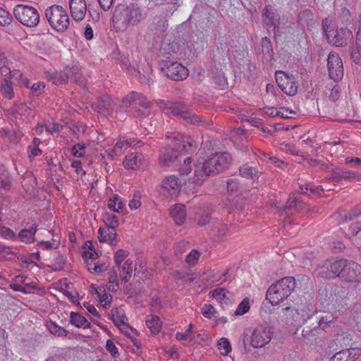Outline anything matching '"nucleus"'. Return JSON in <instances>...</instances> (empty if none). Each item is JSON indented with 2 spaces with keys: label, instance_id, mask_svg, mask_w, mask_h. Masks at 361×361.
<instances>
[{
  "label": "nucleus",
  "instance_id": "nucleus-10",
  "mask_svg": "<svg viewBox=\"0 0 361 361\" xmlns=\"http://www.w3.org/2000/svg\"><path fill=\"white\" fill-rule=\"evenodd\" d=\"M271 331L269 327L257 326L251 332L249 341L254 348H260L268 344L271 339Z\"/></svg>",
  "mask_w": 361,
  "mask_h": 361
},
{
  "label": "nucleus",
  "instance_id": "nucleus-13",
  "mask_svg": "<svg viewBox=\"0 0 361 361\" xmlns=\"http://www.w3.org/2000/svg\"><path fill=\"white\" fill-rule=\"evenodd\" d=\"M329 77L334 81L340 80L343 76V62L338 54L330 52L327 59Z\"/></svg>",
  "mask_w": 361,
  "mask_h": 361
},
{
  "label": "nucleus",
  "instance_id": "nucleus-18",
  "mask_svg": "<svg viewBox=\"0 0 361 361\" xmlns=\"http://www.w3.org/2000/svg\"><path fill=\"white\" fill-rule=\"evenodd\" d=\"M262 21L268 27H273L275 30L279 27L280 17L275 9L267 6L262 11Z\"/></svg>",
  "mask_w": 361,
  "mask_h": 361
},
{
  "label": "nucleus",
  "instance_id": "nucleus-35",
  "mask_svg": "<svg viewBox=\"0 0 361 361\" xmlns=\"http://www.w3.org/2000/svg\"><path fill=\"white\" fill-rule=\"evenodd\" d=\"M27 110V106L25 104H16L8 110V114L13 118H18V116L24 115Z\"/></svg>",
  "mask_w": 361,
  "mask_h": 361
},
{
  "label": "nucleus",
  "instance_id": "nucleus-50",
  "mask_svg": "<svg viewBox=\"0 0 361 361\" xmlns=\"http://www.w3.org/2000/svg\"><path fill=\"white\" fill-rule=\"evenodd\" d=\"M300 192L308 195L310 194L319 195L320 190L319 188L307 184L305 186H300Z\"/></svg>",
  "mask_w": 361,
  "mask_h": 361
},
{
  "label": "nucleus",
  "instance_id": "nucleus-2",
  "mask_svg": "<svg viewBox=\"0 0 361 361\" xmlns=\"http://www.w3.org/2000/svg\"><path fill=\"white\" fill-rule=\"evenodd\" d=\"M232 157L228 152L216 153L208 157L202 164L195 165L192 183L201 185L204 178L215 176L228 168Z\"/></svg>",
  "mask_w": 361,
  "mask_h": 361
},
{
  "label": "nucleus",
  "instance_id": "nucleus-44",
  "mask_svg": "<svg viewBox=\"0 0 361 361\" xmlns=\"http://www.w3.org/2000/svg\"><path fill=\"white\" fill-rule=\"evenodd\" d=\"M65 262L64 257L61 255H58L54 258L51 267L54 271H60L63 268Z\"/></svg>",
  "mask_w": 361,
  "mask_h": 361
},
{
  "label": "nucleus",
  "instance_id": "nucleus-5",
  "mask_svg": "<svg viewBox=\"0 0 361 361\" xmlns=\"http://www.w3.org/2000/svg\"><path fill=\"white\" fill-rule=\"evenodd\" d=\"M295 288L293 277L287 276L272 284L267 290L266 299L272 305H278L286 299Z\"/></svg>",
  "mask_w": 361,
  "mask_h": 361
},
{
  "label": "nucleus",
  "instance_id": "nucleus-58",
  "mask_svg": "<svg viewBox=\"0 0 361 361\" xmlns=\"http://www.w3.org/2000/svg\"><path fill=\"white\" fill-rule=\"evenodd\" d=\"M190 164H191V158L190 157H188L187 159H184V164L183 166H181V167L180 168V174L188 175L190 173V171H191Z\"/></svg>",
  "mask_w": 361,
  "mask_h": 361
},
{
  "label": "nucleus",
  "instance_id": "nucleus-40",
  "mask_svg": "<svg viewBox=\"0 0 361 361\" xmlns=\"http://www.w3.org/2000/svg\"><path fill=\"white\" fill-rule=\"evenodd\" d=\"M87 263V269L91 273H96V274H100L107 269V266L105 263L101 264H97L96 263H93L92 261L91 262H86Z\"/></svg>",
  "mask_w": 361,
  "mask_h": 361
},
{
  "label": "nucleus",
  "instance_id": "nucleus-29",
  "mask_svg": "<svg viewBox=\"0 0 361 361\" xmlns=\"http://www.w3.org/2000/svg\"><path fill=\"white\" fill-rule=\"evenodd\" d=\"M261 47L264 59L267 61H271L274 56V51L271 40L267 37H263L261 42Z\"/></svg>",
  "mask_w": 361,
  "mask_h": 361
},
{
  "label": "nucleus",
  "instance_id": "nucleus-22",
  "mask_svg": "<svg viewBox=\"0 0 361 361\" xmlns=\"http://www.w3.org/2000/svg\"><path fill=\"white\" fill-rule=\"evenodd\" d=\"M26 227L24 229H22L18 235V238L24 243H31L35 241V235L37 232V225L36 224L33 223L31 224L30 226H29V223L26 224Z\"/></svg>",
  "mask_w": 361,
  "mask_h": 361
},
{
  "label": "nucleus",
  "instance_id": "nucleus-33",
  "mask_svg": "<svg viewBox=\"0 0 361 361\" xmlns=\"http://www.w3.org/2000/svg\"><path fill=\"white\" fill-rule=\"evenodd\" d=\"M240 175L246 178H258V171L255 167L244 164L239 169Z\"/></svg>",
  "mask_w": 361,
  "mask_h": 361
},
{
  "label": "nucleus",
  "instance_id": "nucleus-59",
  "mask_svg": "<svg viewBox=\"0 0 361 361\" xmlns=\"http://www.w3.org/2000/svg\"><path fill=\"white\" fill-rule=\"evenodd\" d=\"M128 73L135 77L137 78V79L141 82H146L148 80L146 78V77L144 75H142L141 73L137 71L135 67H131L130 69L128 68Z\"/></svg>",
  "mask_w": 361,
  "mask_h": 361
},
{
  "label": "nucleus",
  "instance_id": "nucleus-43",
  "mask_svg": "<svg viewBox=\"0 0 361 361\" xmlns=\"http://www.w3.org/2000/svg\"><path fill=\"white\" fill-rule=\"evenodd\" d=\"M66 73L68 75V80L75 82L80 81L81 72L80 69L78 66H73L71 68L68 69Z\"/></svg>",
  "mask_w": 361,
  "mask_h": 361
},
{
  "label": "nucleus",
  "instance_id": "nucleus-20",
  "mask_svg": "<svg viewBox=\"0 0 361 361\" xmlns=\"http://www.w3.org/2000/svg\"><path fill=\"white\" fill-rule=\"evenodd\" d=\"M360 350L356 349L342 350L331 357L330 361H355L359 356Z\"/></svg>",
  "mask_w": 361,
  "mask_h": 361
},
{
  "label": "nucleus",
  "instance_id": "nucleus-31",
  "mask_svg": "<svg viewBox=\"0 0 361 361\" xmlns=\"http://www.w3.org/2000/svg\"><path fill=\"white\" fill-rule=\"evenodd\" d=\"M132 145V142L125 140L118 141L114 147L109 153V155L113 158L114 156H118Z\"/></svg>",
  "mask_w": 361,
  "mask_h": 361
},
{
  "label": "nucleus",
  "instance_id": "nucleus-19",
  "mask_svg": "<svg viewBox=\"0 0 361 361\" xmlns=\"http://www.w3.org/2000/svg\"><path fill=\"white\" fill-rule=\"evenodd\" d=\"M98 238L100 242H107L111 245H116L118 242L116 228H99Z\"/></svg>",
  "mask_w": 361,
  "mask_h": 361
},
{
  "label": "nucleus",
  "instance_id": "nucleus-56",
  "mask_svg": "<svg viewBox=\"0 0 361 361\" xmlns=\"http://www.w3.org/2000/svg\"><path fill=\"white\" fill-rule=\"evenodd\" d=\"M0 75L8 80H11L12 77L14 76L13 73L12 74L11 68L7 66V63L0 66Z\"/></svg>",
  "mask_w": 361,
  "mask_h": 361
},
{
  "label": "nucleus",
  "instance_id": "nucleus-17",
  "mask_svg": "<svg viewBox=\"0 0 361 361\" xmlns=\"http://www.w3.org/2000/svg\"><path fill=\"white\" fill-rule=\"evenodd\" d=\"M69 8L72 18L76 21L84 19L87 13V5L85 0H69Z\"/></svg>",
  "mask_w": 361,
  "mask_h": 361
},
{
  "label": "nucleus",
  "instance_id": "nucleus-51",
  "mask_svg": "<svg viewBox=\"0 0 361 361\" xmlns=\"http://www.w3.org/2000/svg\"><path fill=\"white\" fill-rule=\"evenodd\" d=\"M0 236L6 238L14 240L16 238V235L13 232V231L9 228L2 226L0 228Z\"/></svg>",
  "mask_w": 361,
  "mask_h": 361
},
{
  "label": "nucleus",
  "instance_id": "nucleus-54",
  "mask_svg": "<svg viewBox=\"0 0 361 361\" xmlns=\"http://www.w3.org/2000/svg\"><path fill=\"white\" fill-rule=\"evenodd\" d=\"M136 92H133L124 97L122 100L123 106L126 108L131 105L135 107V101Z\"/></svg>",
  "mask_w": 361,
  "mask_h": 361
},
{
  "label": "nucleus",
  "instance_id": "nucleus-6",
  "mask_svg": "<svg viewBox=\"0 0 361 361\" xmlns=\"http://www.w3.org/2000/svg\"><path fill=\"white\" fill-rule=\"evenodd\" d=\"M45 17L50 26L58 32L66 31L69 26V17L66 9L59 5H52L45 10Z\"/></svg>",
  "mask_w": 361,
  "mask_h": 361
},
{
  "label": "nucleus",
  "instance_id": "nucleus-42",
  "mask_svg": "<svg viewBox=\"0 0 361 361\" xmlns=\"http://www.w3.org/2000/svg\"><path fill=\"white\" fill-rule=\"evenodd\" d=\"M218 348L221 351V354L228 355L231 351V346L229 341L226 338H221L217 343Z\"/></svg>",
  "mask_w": 361,
  "mask_h": 361
},
{
  "label": "nucleus",
  "instance_id": "nucleus-46",
  "mask_svg": "<svg viewBox=\"0 0 361 361\" xmlns=\"http://www.w3.org/2000/svg\"><path fill=\"white\" fill-rule=\"evenodd\" d=\"M128 255L129 252L127 250L121 249L117 250L114 255V261L116 267H120L122 262L128 256Z\"/></svg>",
  "mask_w": 361,
  "mask_h": 361
},
{
  "label": "nucleus",
  "instance_id": "nucleus-7",
  "mask_svg": "<svg viewBox=\"0 0 361 361\" xmlns=\"http://www.w3.org/2000/svg\"><path fill=\"white\" fill-rule=\"evenodd\" d=\"M13 14L18 22L27 27H36L40 20L38 10L29 5H16L13 8Z\"/></svg>",
  "mask_w": 361,
  "mask_h": 361
},
{
  "label": "nucleus",
  "instance_id": "nucleus-23",
  "mask_svg": "<svg viewBox=\"0 0 361 361\" xmlns=\"http://www.w3.org/2000/svg\"><path fill=\"white\" fill-rule=\"evenodd\" d=\"M170 214L177 225H182L185 220V207L181 204L173 205L170 209Z\"/></svg>",
  "mask_w": 361,
  "mask_h": 361
},
{
  "label": "nucleus",
  "instance_id": "nucleus-4",
  "mask_svg": "<svg viewBox=\"0 0 361 361\" xmlns=\"http://www.w3.org/2000/svg\"><path fill=\"white\" fill-rule=\"evenodd\" d=\"M166 137L173 144V147L161 152L159 161L161 165L169 166L177 159L178 152H188L193 147V140L190 137L177 132L167 133Z\"/></svg>",
  "mask_w": 361,
  "mask_h": 361
},
{
  "label": "nucleus",
  "instance_id": "nucleus-24",
  "mask_svg": "<svg viewBox=\"0 0 361 361\" xmlns=\"http://www.w3.org/2000/svg\"><path fill=\"white\" fill-rule=\"evenodd\" d=\"M180 182L175 176H169L162 182V187L171 195H176L180 189Z\"/></svg>",
  "mask_w": 361,
  "mask_h": 361
},
{
  "label": "nucleus",
  "instance_id": "nucleus-37",
  "mask_svg": "<svg viewBox=\"0 0 361 361\" xmlns=\"http://www.w3.org/2000/svg\"><path fill=\"white\" fill-rule=\"evenodd\" d=\"M48 330L54 336H66L68 331L57 325L56 323L50 321L47 324Z\"/></svg>",
  "mask_w": 361,
  "mask_h": 361
},
{
  "label": "nucleus",
  "instance_id": "nucleus-26",
  "mask_svg": "<svg viewBox=\"0 0 361 361\" xmlns=\"http://www.w3.org/2000/svg\"><path fill=\"white\" fill-rule=\"evenodd\" d=\"M70 323L78 328L90 329V322L79 313L71 312L70 314Z\"/></svg>",
  "mask_w": 361,
  "mask_h": 361
},
{
  "label": "nucleus",
  "instance_id": "nucleus-1",
  "mask_svg": "<svg viewBox=\"0 0 361 361\" xmlns=\"http://www.w3.org/2000/svg\"><path fill=\"white\" fill-rule=\"evenodd\" d=\"M317 274L323 279L339 277L349 283H361V266L354 261L344 259L325 262L317 269Z\"/></svg>",
  "mask_w": 361,
  "mask_h": 361
},
{
  "label": "nucleus",
  "instance_id": "nucleus-28",
  "mask_svg": "<svg viewBox=\"0 0 361 361\" xmlns=\"http://www.w3.org/2000/svg\"><path fill=\"white\" fill-rule=\"evenodd\" d=\"M117 102L109 95H104L99 102L98 106L103 111H114L116 109Z\"/></svg>",
  "mask_w": 361,
  "mask_h": 361
},
{
  "label": "nucleus",
  "instance_id": "nucleus-49",
  "mask_svg": "<svg viewBox=\"0 0 361 361\" xmlns=\"http://www.w3.org/2000/svg\"><path fill=\"white\" fill-rule=\"evenodd\" d=\"M53 82L56 85H60L66 82L68 80V75L66 73H56L52 78Z\"/></svg>",
  "mask_w": 361,
  "mask_h": 361
},
{
  "label": "nucleus",
  "instance_id": "nucleus-8",
  "mask_svg": "<svg viewBox=\"0 0 361 361\" xmlns=\"http://www.w3.org/2000/svg\"><path fill=\"white\" fill-rule=\"evenodd\" d=\"M151 107V103L147 100L146 97L143 94L136 92L135 101V116L142 118L140 120V126L143 127L148 132L153 130L152 125L151 123L150 118H147L148 114L145 111L147 110Z\"/></svg>",
  "mask_w": 361,
  "mask_h": 361
},
{
  "label": "nucleus",
  "instance_id": "nucleus-41",
  "mask_svg": "<svg viewBox=\"0 0 361 361\" xmlns=\"http://www.w3.org/2000/svg\"><path fill=\"white\" fill-rule=\"evenodd\" d=\"M213 297L221 303H227L229 298L224 288H216L212 292Z\"/></svg>",
  "mask_w": 361,
  "mask_h": 361
},
{
  "label": "nucleus",
  "instance_id": "nucleus-25",
  "mask_svg": "<svg viewBox=\"0 0 361 361\" xmlns=\"http://www.w3.org/2000/svg\"><path fill=\"white\" fill-rule=\"evenodd\" d=\"M179 49V45L178 42L171 39V42L169 40H164L160 46V53L163 56H171L173 54L177 53Z\"/></svg>",
  "mask_w": 361,
  "mask_h": 361
},
{
  "label": "nucleus",
  "instance_id": "nucleus-32",
  "mask_svg": "<svg viewBox=\"0 0 361 361\" xmlns=\"http://www.w3.org/2000/svg\"><path fill=\"white\" fill-rule=\"evenodd\" d=\"M1 93L8 99L14 97V92L12 86L11 80L4 78L1 82Z\"/></svg>",
  "mask_w": 361,
  "mask_h": 361
},
{
  "label": "nucleus",
  "instance_id": "nucleus-52",
  "mask_svg": "<svg viewBox=\"0 0 361 361\" xmlns=\"http://www.w3.org/2000/svg\"><path fill=\"white\" fill-rule=\"evenodd\" d=\"M313 18V13L311 10L305 9L300 12L298 15V19L300 21L308 23L309 21Z\"/></svg>",
  "mask_w": 361,
  "mask_h": 361
},
{
  "label": "nucleus",
  "instance_id": "nucleus-21",
  "mask_svg": "<svg viewBox=\"0 0 361 361\" xmlns=\"http://www.w3.org/2000/svg\"><path fill=\"white\" fill-rule=\"evenodd\" d=\"M307 210V212H312V209L309 208V207L301 201H300L296 197H290L286 202V206L283 209V212L286 215H288L293 212V211H301V210Z\"/></svg>",
  "mask_w": 361,
  "mask_h": 361
},
{
  "label": "nucleus",
  "instance_id": "nucleus-3",
  "mask_svg": "<svg viewBox=\"0 0 361 361\" xmlns=\"http://www.w3.org/2000/svg\"><path fill=\"white\" fill-rule=\"evenodd\" d=\"M146 17V11L137 4H118L114 11L112 22L116 30H125L130 25H138Z\"/></svg>",
  "mask_w": 361,
  "mask_h": 361
},
{
  "label": "nucleus",
  "instance_id": "nucleus-16",
  "mask_svg": "<svg viewBox=\"0 0 361 361\" xmlns=\"http://www.w3.org/2000/svg\"><path fill=\"white\" fill-rule=\"evenodd\" d=\"M330 42L336 47H343L347 45L353 39V32L348 27L337 28L331 36Z\"/></svg>",
  "mask_w": 361,
  "mask_h": 361
},
{
  "label": "nucleus",
  "instance_id": "nucleus-11",
  "mask_svg": "<svg viewBox=\"0 0 361 361\" xmlns=\"http://www.w3.org/2000/svg\"><path fill=\"white\" fill-rule=\"evenodd\" d=\"M166 114H172L184 120L188 123L197 124L202 122V118L189 110L185 106H171L164 109Z\"/></svg>",
  "mask_w": 361,
  "mask_h": 361
},
{
  "label": "nucleus",
  "instance_id": "nucleus-12",
  "mask_svg": "<svg viewBox=\"0 0 361 361\" xmlns=\"http://www.w3.org/2000/svg\"><path fill=\"white\" fill-rule=\"evenodd\" d=\"M276 81L285 94L293 96L297 93L298 85L293 75L279 71L276 72Z\"/></svg>",
  "mask_w": 361,
  "mask_h": 361
},
{
  "label": "nucleus",
  "instance_id": "nucleus-27",
  "mask_svg": "<svg viewBox=\"0 0 361 361\" xmlns=\"http://www.w3.org/2000/svg\"><path fill=\"white\" fill-rule=\"evenodd\" d=\"M111 319L114 324L124 332L121 329V326L125 325V321L127 319L124 310L121 308H114L111 310Z\"/></svg>",
  "mask_w": 361,
  "mask_h": 361
},
{
  "label": "nucleus",
  "instance_id": "nucleus-47",
  "mask_svg": "<svg viewBox=\"0 0 361 361\" xmlns=\"http://www.w3.org/2000/svg\"><path fill=\"white\" fill-rule=\"evenodd\" d=\"M12 21L11 14L0 7V25L5 26L9 25Z\"/></svg>",
  "mask_w": 361,
  "mask_h": 361
},
{
  "label": "nucleus",
  "instance_id": "nucleus-30",
  "mask_svg": "<svg viewBox=\"0 0 361 361\" xmlns=\"http://www.w3.org/2000/svg\"><path fill=\"white\" fill-rule=\"evenodd\" d=\"M146 325L152 333L157 334L161 329L162 323L157 315H149L146 319Z\"/></svg>",
  "mask_w": 361,
  "mask_h": 361
},
{
  "label": "nucleus",
  "instance_id": "nucleus-60",
  "mask_svg": "<svg viewBox=\"0 0 361 361\" xmlns=\"http://www.w3.org/2000/svg\"><path fill=\"white\" fill-rule=\"evenodd\" d=\"M340 95H341L340 88L337 86H334L330 90V93L329 94V98L331 101L336 102L339 99Z\"/></svg>",
  "mask_w": 361,
  "mask_h": 361
},
{
  "label": "nucleus",
  "instance_id": "nucleus-57",
  "mask_svg": "<svg viewBox=\"0 0 361 361\" xmlns=\"http://www.w3.org/2000/svg\"><path fill=\"white\" fill-rule=\"evenodd\" d=\"M118 286L116 275L112 276L106 284V289L111 292H116Z\"/></svg>",
  "mask_w": 361,
  "mask_h": 361
},
{
  "label": "nucleus",
  "instance_id": "nucleus-62",
  "mask_svg": "<svg viewBox=\"0 0 361 361\" xmlns=\"http://www.w3.org/2000/svg\"><path fill=\"white\" fill-rule=\"evenodd\" d=\"M228 191L231 192H235L238 190L239 183L235 179L228 180L227 182Z\"/></svg>",
  "mask_w": 361,
  "mask_h": 361
},
{
  "label": "nucleus",
  "instance_id": "nucleus-61",
  "mask_svg": "<svg viewBox=\"0 0 361 361\" xmlns=\"http://www.w3.org/2000/svg\"><path fill=\"white\" fill-rule=\"evenodd\" d=\"M317 326H314L313 329H310V327L304 328L302 331V337L305 339H310L311 336H315L314 332L317 331Z\"/></svg>",
  "mask_w": 361,
  "mask_h": 361
},
{
  "label": "nucleus",
  "instance_id": "nucleus-53",
  "mask_svg": "<svg viewBox=\"0 0 361 361\" xmlns=\"http://www.w3.org/2000/svg\"><path fill=\"white\" fill-rule=\"evenodd\" d=\"M216 310L212 305H204L202 309V314L207 318L211 319L215 316Z\"/></svg>",
  "mask_w": 361,
  "mask_h": 361
},
{
  "label": "nucleus",
  "instance_id": "nucleus-34",
  "mask_svg": "<svg viewBox=\"0 0 361 361\" xmlns=\"http://www.w3.org/2000/svg\"><path fill=\"white\" fill-rule=\"evenodd\" d=\"M107 206L108 208L113 212H120L123 209L124 204L120 196L114 195V197L109 200Z\"/></svg>",
  "mask_w": 361,
  "mask_h": 361
},
{
  "label": "nucleus",
  "instance_id": "nucleus-36",
  "mask_svg": "<svg viewBox=\"0 0 361 361\" xmlns=\"http://www.w3.org/2000/svg\"><path fill=\"white\" fill-rule=\"evenodd\" d=\"M133 261L130 259H127L124 263L120 267H118L119 269L121 268V271H123V275L121 276V280L125 282V283H127L130 277H131V275H132V271H133Z\"/></svg>",
  "mask_w": 361,
  "mask_h": 361
},
{
  "label": "nucleus",
  "instance_id": "nucleus-45",
  "mask_svg": "<svg viewBox=\"0 0 361 361\" xmlns=\"http://www.w3.org/2000/svg\"><path fill=\"white\" fill-rule=\"evenodd\" d=\"M250 310V302L248 298H245L238 305L235 312V315H243L247 312Z\"/></svg>",
  "mask_w": 361,
  "mask_h": 361
},
{
  "label": "nucleus",
  "instance_id": "nucleus-39",
  "mask_svg": "<svg viewBox=\"0 0 361 361\" xmlns=\"http://www.w3.org/2000/svg\"><path fill=\"white\" fill-rule=\"evenodd\" d=\"M351 59L356 63L361 65V39L355 44V47L352 49Z\"/></svg>",
  "mask_w": 361,
  "mask_h": 361
},
{
  "label": "nucleus",
  "instance_id": "nucleus-9",
  "mask_svg": "<svg viewBox=\"0 0 361 361\" xmlns=\"http://www.w3.org/2000/svg\"><path fill=\"white\" fill-rule=\"evenodd\" d=\"M161 71L169 78L175 81L183 80L189 75L188 70L182 64L170 61L162 62Z\"/></svg>",
  "mask_w": 361,
  "mask_h": 361
},
{
  "label": "nucleus",
  "instance_id": "nucleus-64",
  "mask_svg": "<svg viewBox=\"0 0 361 361\" xmlns=\"http://www.w3.org/2000/svg\"><path fill=\"white\" fill-rule=\"evenodd\" d=\"M83 306H84V307L86 308V310L90 313H91L92 314H93L94 316H95V317H97L98 318H100V314H99V312L97 310V309L94 307V305L90 304L87 302H85L83 303Z\"/></svg>",
  "mask_w": 361,
  "mask_h": 361
},
{
  "label": "nucleus",
  "instance_id": "nucleus-15",
  "mask_svg": "<svg viewBox=\"0 0 361 361\" xmlns=\"http://www.w3.org/2000/svg\"><path fill=\"white\" fill-rule=\"evenodd\" d=\"M148 164L147 158L140 153H130L126 156L123 161L125 168L128 169H145Z\"/></svg>",
  "mask_w": 361,
  "mask_h": 361
},
{
  "label": "nucleus",
  "instance_id": "nucleus-38",
  "mask_svg": "<svg viewBox=\"0 0 361 361\" xmlns=\"http://www.w3.org/2000/svg\"><path fill=\"white\" fill-rule=\"evenodd\" d=\"M103 221L107 226L106 228H116L119 224L117 216L111 213H104L103 215Z\"/></svg>",
  "mask_w": 361,
  "mask_h": 361
},
{
  "label": "nucleus",
  "instance_id": "nucleus-48",
  "mask_svg": "<svg viewBox=\"0 0 361 361\" xmlns=\"http://www.w3.org/2000/svg\"><path fill=\"white\" fill-rule=\"evenodd\" d=\"M85 145L78 143L72 147V154L74 157H82L85 154Z\"/></svg>",
  "mask_w": 361,
  "mask_h": 361
},
{
  "label": "nucleus",
  "instance_id": "nucleus-63",
  "mask_svg": "<svg viewBox=\"0 0 361 361\" xmlns=\"http://www.w3.org/2000/svg\"><path fill=\"white\" fill-rule=\"evenodd\" d=\"M106 348L114 357L118 354V349L111 340H107Z\"/></svg>",
  "mask_w": 361,
  "mask_h": 361
},
{
  "label": "nucleus",
  "instance_id": "nucleus-14",
  "mask_svg": "<svg viewBox=\"0 0 361 361\" xmlns=\"http://www.w3.org/2000/svg\"><path fill=\"white\" fill-rule=\"evenodd\" d=\"M328 180L332 182L345 181H361V174L359 173L345 169L344 168H335L331 171V175Z\"/></svg>",
  "mask_w": 361,
  "mask_h": 361
},
{
  "label": "nucleus",
  "instance_id": "nucleus-55",
  "mask_svg": "<svg viewBox=\"0 0 361 361\" xmlns=\"http://www.w3.org/2000/svg\"><path fill=\"white\" fill-rule=\"evenodd\" d=\"M200 256V253L197 250H193L186 256L185 260L189 264L193 265L197 262Z\"/></svg>",
  "mask_w": 361,
  "mask_h": 361
}]
</instances>
